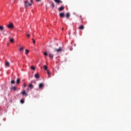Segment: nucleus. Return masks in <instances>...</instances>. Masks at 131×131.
<instances>
[{"instance_id":"1","label":"nucleus","mask_w":131,"mask_h":131,"mask_svg":"<svg viewBox=\"0 0 131 131\" xmlns=\"http://www.w3.org/2000/svg\"><path fill=\"white\" fill-rule=\"evenodd\" d=\"M34 3L33 0H30V2L28 1H26L24 2V6L25 8H27L28 7H31Z\"/></svg>"},{"instance_id":"2","label":"nucleus","mask_w":131,"mask_h":131,"mask_svg":"<svg viewBox=\"0 0 131 131\" xmlns=\"http://www.w3.org/2000/svg\"><path fill=\"white\" fill-rule=\"evenodd\" d=\"M8 28L10 29H13L14 28V24L12 23H10L7 26Z\"/></svg>"},{"instance_id":"3","label":"nucleus","mask_w":131,"mask_h":131,"mask_svg":"<svg viewBox=\"0 0 131 131\" xmlns=\"http://www.w3.org/2000/svg\"><path fill=\"white\" fill-rule=\"evenodd\" d=\"M54 1L55 2V3L57 4V5H59V4H62L63 3V1H62L61 0H54Z\"/></svg>"},{"instance_id":"4","label":"nucleus","mask_w":131,"mask_h":131,"mask_svg":"<svg viewBox=\"0 0 131 131\" xmlns=\"http://www.w3.org/2000/svg\"><path fill=\"white\" fill-rule=\"evenodd\" d=\"M55 52H56V53H61V52H62V48L61 47H60L59 49H55Z\"/></svg>"},{"instance_id":"5","label":"nucleus","mask_w":131,"mask_h":131,"mask_svg":"<svg viewBox=\"0 0 131 131\" xmlns=\"http://www.w3.org/2000/svg\"><path fill=\"white\" fill-rule=\"evenodd\" d=\"M5 67H10V62L6 60L5 62Z\"/></svg>"},{"instance_id":"6","label":"nucleus","mask_w":131,"mask_h":131,"mask_svg":"<svg viewBox=\"0 0 131 131\" xmlns=\"http://www.w3.org/2000/svg\"><path fill=\"white\" fill-rule=\"evenodd\" d=\"M28 86L29 88H27V91H29V89H30V90H32V89L34 88V86L32 85V84H29Z\"/></svg>"},{"instance_id":"7","label":"nucleus","mask_w":131,"mask_h":131,"mask_svg":"<svg viewBox=\"0 0 131 131\" xmlns=\"http://www.w3.org/2000/svg\"><path fill=\"white\" fill-rule=\"evenodd\" d=\"M64 9H65L64 6H61L59 8L58 11H59V12H62V11H64Z\"/></svg>"},{"instance_id":"8","label":"nucleus","mask_w":131,"mask_h":131,"mask_svg":"<svg viewBox=\"0 0 131 131\" xmlns=\"http://www.w3.org/2000/svg\"><path fill=\"white\" fill-rule=\"evenodd\" d=\"M49 58L50 59H51V60H53L54 58V54L52 53H49Z\"/></svg>"},{"instance_id":"9","label":"nucleus","mask_w":131,"mask_h":131,"mask_svg":"<svg viewBox=\"0 0 131 131\" xmlns=\"http://www.w3.org/2000/svg\"><path fill=\"white\" fill-rule=\"evenodd\" d=\"M22 95H23L24 96H26V97H27V96H28V94H27V93H26V92H25V91H23L21 92Z\"/></svg>"},{"instance_id":"10","label":"nucleus","mask_w":131,"mask_h":131,"mask_svg":"<svg viewBox=\"0 0 131 131\" xmlns=\"http://www.w3.org/2000/svg\"><path fill=\"white\" fill-rule=\"evenodd\" d=\"M34 77L36 78V79H38L39 78V75L38 74H35L34 75Z\"/></svg>"},{"instance_id":"11","label":"nucleus","mask_w":131,"mask_h":131,"mask_svg":"<svg viewBox=\"0 0 131 131\" xmlns=\"http://www.w3.org/2000/svg\"><path fill=\"white\" fill-rule=\"evenodd\" d=\"M59 16L61 18H64V17H65V14H64V13H61L59 14Z\"/></svg>"},{"instance_id":"12","label":"nucleus","mask_w":131,"mask_h":131,"mask_svg":"<svg viewBox=\"0 0 131 131\" xmlns=\"http://www.w3.org/2000/svg\"><path fill=\"white\" fill-rule=\"evenodd\" d=\"M79 29H80V30H83V29H84V26L81 25L79 27Z\"/></svg>"},{"instance_id":"13","label":"nucleus","mask_w":131,"mask_h":131,"mask_svg":"<svg viewBox=\"0 0 131 131\" xmlns=\"http://www.w3.org/2000/svg\"><path fill=\"white\" fill-rule=\"evenodd\" d=\"M39 89H42L43 88V83H41L39 84Z\"/></svg>"},{"instance_id":"14","label":"nucleus","mask_w":131,"mask_h":131,"mask_svg":"<svg viewBox=\"0 0 131 131\" xmlns=\"http://www.w3.org/2000/svg\"><path fill=\"white\" fill-rule=\"evenodd\" d=\"M20 78L17 79V80H16V83H17L18 84H19V83H20Z\"/></svg>"},{"instance_id":"15","label":"nucleus","mask_w":131,"mask_h":131,"mask_svg":"<svg viewBox=\"0 0 131 131\" xmlns=\"http://www.w3.org/2000/svg\"><path fill=\"white\" fill-rule=\"evenodd\" d=\"M66 17L67 18H69V17H70V13H69V12H68L66 14Z\"/></svg>"},{"instance_id":"16","label":"nucleus","mask_w":131,"mask_h":131,"mask_svg":"<svg viewBox=\"0 0 131 131\" xmlns=\"http://www.w3.org/2000/svg\"><path fill=\"white\" fill-rule=\"evenodd\" d=\"M43 68L45 69L46 71H48V67L47 66H43Z\"/></svg>"},{"instance_id":"17","label":"nucleus","mask_w":131,"mask_h":131,"mask_svg":"<svg viewBox=\"0 0 131 131\" xmlns=\"http://www.w3.org/2000/svg\"><path fill=\"white\" fill-rule=\"evenodd\" d=\"M4 30V27L2 26H0V31H3Z\"/></svg>"},{"instance_id":"18","label":"nucleus","mask_w":131,"mask_h":131,"mask_svg":"<svg viewBox=\"0 0 131 131\" xmlns=\"http://www.w3.org/2000/svg\"><path fill=\"white\" fill-rule=\"evenodd\" d=\"M28 53H29V50H26V52H25V54L26 55H28Z\"/></svg>"},{"instance_id":"19","label":"nucleus","mask_w":131,"mask_h":131,"mask_svg":"<svg viewBox=\"0 0 131 131\" xmlns=\"http://www.w3.org/2000/svg\"><path fill=\"white\" fill-rule=\"evenodd\" d=\"M47 73H48V78H50V75L51 74V73H50V72L49 71H47Z\"/></svg>"},{"instance_id":"20","label":"nucleus","mask_w":131,"mask_h":131,"mask_svg":"<svg viewBox=\"0 0 131 131\" xmlns=\"http://www.w3.org/2000/svg\"><path fill=\"white\" fill-rule=\"evenodd\" d=\"M11 89L13 90V91H16L17 90L15 86L12 87Z\"/></svg>"},{"instance_id":"21","label":"nucleus","mask_w":131,"mask_h":131,"mask_svg":"<svg viewBox=\"0 0 131 131\" xmlns=\"http://www.w3.org/2000/svg\"><path fill=\"white\" fill-rule=\"evenodd\" d=\"M23 50H24V47H20L19 48V51L21 52L22 51H23Z\"/></svg>"},{"instance_id":"22","label":"nucleus","mask_w":131,"mask_h":131,"mask_svg":"<svg viewBox=\"0 0 131 131\" xmlns=\"http://www.w3.org/2000/svg\"><path fill=\"white\" fill-rule=\"evenodd\" d=\"M10 42H14V38H10Z\"/></svg>"},{"instance_id":"23","label":"nucleus","mask_w":131,"mask_h":131,"mask_svg":"<svg viewBox=\"0 0 131 131\" xmlns=\"http://www.w3.org/2000/svg\"><path fill=\"white\" fill-rule=\"evenodd\" d=\"M43 55H44L45 56H48V52H43Z\"/></svg>"},{"instance_id":"24","label":"nucleus","mask_w":131,"mask_h":131,"mask_svg":"<svg viewBox=\"0 0 131 131\" xmlns=\"http://www.w3.org/2000/svg\"><path fill=\"white\" fill-rule=\"evenodd\" d=\"M24 102H25L24 99H21L20 100V103H21V104H24Z\"/></svg>"},{"instance_id":"25","label":"nucleus","mask_w":131,"mask_h":131,"mask_svg":"<svg viewBox=\"0 0 131 131\" xmlns=\"http://www.w3.org/2000/svg\"><path fill=\"white\" fill-rule=\"evenodd\" d=\"M11 82L12 84H14V83H15V80H12Z\"/></svg>"},{"instance_id":"26","label":"nucleus","mask_w":131,"mask_h":131,"mask_svg":"<svg viewBox=\"0 0 131 131\" xmlns=\"http://www.w3.org/2000/svg\"><path fill=\"white\" fill-rule=\"evenodd\" d=\"M52 8H55V4L54 3H52Z\"/></svg>"},{"instance_id":"27","label":"nucleus","mask_w":131,"mask_h":131,"mask_svg":"<svg viewBox=\"0 0 131 131\" xmlns=\"http://www.w3.org/2000/svg\"><path fill=\"white\" fill-rule=\"evenodd\" d=\"M31 69H32L33 70H35V68L34 66H32L31 67Z\"/></svg>"},{"instance_id":"28","label":"nucleus","mask_w":131,"mask_h":131,"mask_svg":"<svg viewBox=\"0 0 131 131\" xmlns=\"http://www.w3.org/2000/svg\"><path fill=\"white\" fill-rule=\"evenodd\" d=\"M32 40L33 41L34 45L35 44V40L33 38H32Z\"/></svg>"},{"instance_id":"29","label":"nucleus","mask_w":131,"mask_h":131,"mask_svg":"<svg viewBox=\"0 0 131 131\" xmlns=\"http://www.w3.org/2000/svg\"><path fill=\"white\" fill-rule=\"evenodd\" d=\"M36 2H37V3H40L41 2V0H35Z\"/></svg>"},{"instance_id":"30","label":"nucleus","mask_w":131,"mask_h":131,"mask_svg":"<svg viewBox=\"0 0 131 131\" xmlns=\"http://www.w3.org/2000/svg\"><path fill=\"white\" fill-rule=\"evenodd\" d=\"M26 35H27V36L28 37H30V34H27Z\"/></svg>"},{"instance_id":"31","label":"nucleus","mask_w":131,"mask_h":131,"mask_svg":"<svg viewBox=\"0 0 131 131\" xmlns=\"http://www.w3.org/2000/svg\"><path fill=\"white\" fill-rule=\"evenodd\" d=\"M24 88H26V86H27V85H26V84H24Z\"/></svg>"},{"instance_id":"32","label":"nucleus","mask_w":131,"mask_h":131,"mask_svg":"<svg viewBox=\"0 0 131 131\" xmlns=\"http://www.w3.org/2000/svg\"><path fill=\"white\" fill-rule=\"evenodd\" d=\"M70 50H71V51H72V48H71V49H70Z\"/></svg>"},{"instance_id":"33","label":"nucleus","mask_w":131,"mask_h":131,"mask_svg":"<svg viewBox=\"0 0 131 131\" xmlns=\"http://www.w3.org/2000/svg\"><path fill=\"white\" fill-rule=\"evenodd\" d=\"M62 30H64V28H62Z\"/></svg>"},{"instance_id":"34","label":"nucleus","mask_w":131,"mask_h":131,"mask_svg":"<svg viewBox=\"0 0 131 131\" xmlns=\"http://www.w3.org/2000/svg\"><path fill=\"white\" fill-rule=\"evenodd\" d=\"M75 46H76V45H75Z\"/></svg>"},{"instance_id":"35","label":"nucleus","mask_w":131,"mask_h":131,"mask_svg":"<svg viewBox=\"0 0 131 131\" xmlns=\"http://www.w3.org/2000/svg\"><path fill=\"white\" fill-rule=\"evenodd\" d=\"M81 20H82V18H81Z\"/></svg>"}]
</instances>
